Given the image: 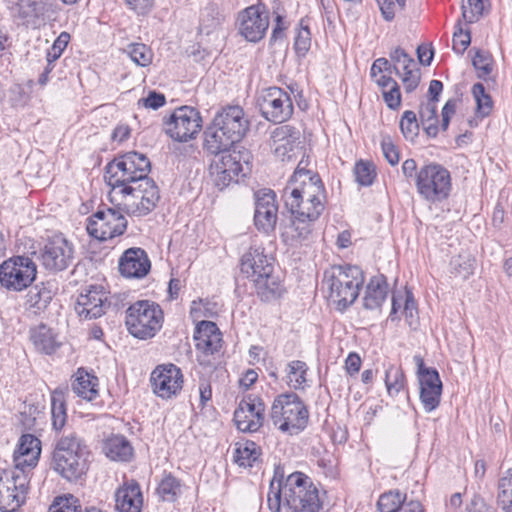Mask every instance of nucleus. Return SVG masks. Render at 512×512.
<instances>
[{"mask_svg":"<svg viewBox=\"0 0 512 512\" xmlns=\"http://www.w3.org/2000/svg\"><path fill=\"white\" fill-rule=\"evenodd\" d=\"M300 161L283 190V199L291 213L319 218L326 200L323 182L317 173L302 167Z\"/></svg>","mask_w":512,"mask_h":512,"instance_id":"f257e3e1","label":"nucleus"},{"mask_svg":"<svg viewBox=\"0 0 512 512\" xmlns=\"http://www.w3.org/2000/svg\"><path fill=\"white\" fill-rule=\"evenodd\" d=\"M90 451L76 433L61 436L52 452V468L68 481H77L89 469Z\"/></svg>","mask_w":512,"mask_h":512,"instance_id":"f03ea898","label":"nucleus"},{"mask_svg":"<svg viewBox=\"0 0 512 512\" xmlns=\"http://www.w3.org/2000/svg\"><path fill=\"white\" fill-rule=\"evenodd\" d=\"M151 165L149 159L141 153L132 151L114 159L106 166L105 180L112 194H120L128 186L138 185L149 179Z\"/></svg>","mask_w":512,"mask_h":512,"instance_id":"7ed1b4c3","label":"nucleus"},{"mask_svg":"<svg viewBox=\"0 0 512 512\" xmlns=\"http://www.w3.org/2000/svg\"><path fill=\"white\" fill-rule=\"evenodd\" d=\"M322 283L329 291V299L343 310L357 299L364 275L357 266L334 265L324 272Z\"/></svg>","mask_w":512,"mask_h":512,"instance_id":"20e7f679","label":"nucleus"},{"mask_svg":"<svg viewBox=\"0 0 512 512\" xmlns=\"http://www.w3.org/2000/svg\"><path fill=\"white\" fill-rule=\"evenodd\" d=\"M241 272L250 278L257 293L266 299L281 295L282 286L273 275V265L261 247H250L241 258Z\"/></svg>","mask_w":512,"mask_h":512,"instance_id":"39448f33","label":"nucleus"},{"mask_svg":"<svg viewBox=\"0 0 512 512\" xmlns=\"http://www.w3.org/2000/svg\"><path fill=\"white\" fill-rule=\"evenodd\" d=\"M318 490L302 473L288 476L284 484V500L281 512H320Z\"/></svg>","mask_w":512,"mask_h":512,"instance_id":"423d86ee","label":"nucleus"},{"mask_svg":"<svg viewBox=\"0 0 512 512\" xmlns=\"http://www.w3.org/2000/svg\"><path fill=\"white\" fill-rule=\"evenodd\" d=\"M270 417L279 430L294 435L306 427L309 413L295 393H288L274 400Z\"/></svg>","mask_w":512,"mask_h":512,"instance_id":"0eeeda50","label":"nucleus"},{"mask_svg":"<svg viewBox=\"0 0 512 512\" xmlns=\"http://www.w3.org/2000/svg\"><path fill=\"white\" fill-rule=\"evenodd\" d=\"M125 323L128 331L134 337L152 338L162 327L163 311L154 302L137 301L127 309Z\"/></svg>","mask_w":512,"mask_h":512,"instance_id":"6e6552de","label":"nucleus"},{"mask_svg":"<svg viewBox=\"0 0 512 512\" xmlns=\"http://www.w3.org/2000/svg\"><path fill=\"white\" fill-rule=\"evenodd\" d=\"M120 194L123 196L120 209L135 217L148 215L160 200L159 189L151 178L133 187L124 188Z\"/></svg>","mask_w":512,"mask_h":512,"instance_id":"1a4fd4ad","label":"nucleus"},{"mask_svg":"<svg viewBox=\"0 0 512 512\" xmlns=\"http://www.w3.org/2000/svg\"><path fill=\"white\" fill-rule=\"evenodd\" d=\"M416 188L418 193L431 202L445 199L451 189L449 171L437 163L424 165L416 173Z\"/></svg>","mask_w":512,"mask_h":512,"instance_id":"9d476101","label":"nucleus"},{"mask_svg":"<svg viewBox=\"0 0 512 512\" xmlns=\"http://www.w3.org/2000/svg\"><path fill=\"white\" fill-rule=\"evenodd\" d=\"M28 484L27 473L4 470L0 476V511H16L25 502Z\"/></svg>","mask_w":512,"mask_h":512,"instance_id":"9b49d317","label":"nucleus"},{"mask_svg":"<svg viewBox=\"0 0 512 512\" xmlns=\"http://www.w3.org/2000/svg\"><path fill=\"white\" fill-rule=\"evenodd\" d=\"M36 265L28 257L16 256L0 265V283L8 290L22 291L34 281Z\"/></svg>","mask_w":512,"mask_h":512,"instance_id":"f8f14e48","label":"nucleus"},{"mask_svg":"<svg viewBox=\"0 0 512 512\" xmlns=\"http://www.w3.org/2000/svg\"><path fill=\"white\" fill-rule=\"evenodd\" d=\"M120 207L99 209L88 221L87 231L96 239L105 241L124 234L127 229V220Z\"/></svg>","mask_w":512,"mask_h":512,"instance_id":"ddd939ff","label":"nucleus"},{"mask_svg":"<svg viewBox=\"0 0 512 512\" xmlns=\"http://www.w3.org/2000/svg\"><path fill=\"white\" fill-rule=\"evenodd\" d=\"M202 127L200 113L193 107L182 106L172 113L165 124V132L175 141L194 139Z\"/></svg>","mask_w":512,"mask_h":512,"instance_id":"4468645a","label":"nucleus"},{"mask_svg":"<svg viewBox=\"0 0 512 512\" xmlns=\"http://www.w3.org/2000/svg\"><path fill=\"white\" fill-rule=\"evenodd\" d=\"M258 105L262 116L274 123H282L293 114L290 95L279 87L263 90L258 97Z\"/></svg>","mask_w":512,"mask_h":512,"instance_id":"2eb2a0df","label":"nucleus"},{"mask_svg":"<svg viewBox=\"0 0 512 512\" xmlns=\"http://www.w3.org/2000/svg\"><path fill=\"white\" fill-rule=\"evenodd\" d=\"M74 260V247L61 235L52 237L41 253V262L45 269L53 272L67 269Z\"/></svg>","mask_w":512,"mask_h":512,"instance_id":"dca6fc26","label":"nucleus"},{"mask_svg":"<svg viewBox=\"0 0 512 512\" xmlns=\"http://www.w3.org/2000/svg\"><path fill=\"white\" fill-rule=\"evenodd\" d=\"M238 19L240 34L250 42L261 40L269 26V14L262 4L247 7L239 14Z\"/></svg>","mask_w":512,"mask_h":512,"instance_id":"f3484780","label":"nucleus"},{"mask_svg":"<svg viewBox=\"0 0 512 512\" xmlns=\"http://www.w3.org/2000/svg\"><path fill=\"white\" fill-rule=\"evenodd\" d=\"M265 405L258 396L242 399L234 412L236 427L242 432H256L263 425Z\"/></svg>","mask_w":512,"mask_h":512,"instance_id":"a211bd4d","label":"nucleus"},{"mask_svg":"<svg viewBox=\"0 0 512 512\" xmlns=\"http://www.w3.org/2000/svg\"><path fill=\"white\" fill-rule=\"evenodd\" d=\"M243 172V166L240 163V156L229 151L215 155L210 165V174L213 177L215 185L224 189L231 182H238L239 175Z\"/></svg>","mask_w":512,"mask_h":512,"instance_id":"6ab92c4d","label":"nucleus"},{"mask_svg":"<svg viewBox=\"0 0 512 512\" xmlns=\"http://www.w3.org/2000/svg\"><path fill=\"white\" fill-rule=\"evenodd\" d=\"M278 219L275 193L270 189L255 193L254 224L257 230L269 234L274 231Z\"/></svg>","mask_w":512,"mask_h":512,"instance_id":"aec40b11","label":"nucleus"},{"mask_svg":"<svg viewBox=\"0 0 512 512\" xmlns=\"http://www.w3.org/2000/svg\"><path fill=\"white\" fill-rule=\"evenodd\" d=\"M150 381L154 393L167 399L181 390L183 375L177 366L168 364L155 368L151 373Z\"/></svg>","mask_w":512,"mask_h":512,"instance_id":"412c9836","label":"nucleus"},{"mask_svg":"<svg viewBox=\"0 0 512 512\" xmlns=\"http://www.w3.org/2000/svg\"><path fill=\"white\" fill-rule=\"evenodd\" d=\"M213 122L226 131L232 139L241 141L249 129V120L240 106H227L219 111Z\"/></svg>","mask_w":512,"mask_h":512,"instance_id":"4be33fe9","label":"nucleus"},{"mask_svg":"<svg viewBox=\"0 0 512 512\" xmlns=\"http://www.w3.org/2000/svg\"><path fill=\"white\" fill-rule=\"evenodd\" d=\"M108 307L109 303L103 288L91 286L78 296L75 310L84 319H95L102 316Z\"/></svg>","mask_w":512,"mask_h":512,"instance_id":"5701e85b","label":"nucleus"},{"mask_svg":"<svg viewBox=\"0 0 512 512\" xmlns=\"http://www.w3.org/2000/svg\"><path fill=\"white\" fill-rule=\"evenodd\" d=\"M41 454V441L32 434H24L19 440L13 455L14 468L23 473L29 472L37 465Z\"/></svg>","mask_w":512,"mask_h":512,"instance_id":"b1692460","label":"nucleus"},{"mask_svg":"<svg viewBox=\"0 0 512 512\" xmlns=\"http://www.w3.org/2000/svg\"><path fill=\"white\" fill-rule=\"evenodd\" d=\"M274 153L281 161L297 158L300 144L299 131L289 125L277 127L271 134Z\"/></svg>","mask_w":512,"mask_h":512,"instance_id":"393cba45","label":"nucleus"},{"mask_svg":"<svg viewBox=\"0 0 512 512\" xmlns=\"http://www.w3.org/2000/svg\"><path fill=\"white\" fill-rule=\"evenodd\" d=\"M150 267V260L141 248H129L119 261V271L127 278H142L149 272Z\"/></svg>","mask_w":512,"mask_h":512,"instance_id":"a878e982","label":"nucleus"},{"mask_svg":"<svg viewBox=\"0 0 512 512\" xmlns=\"http://www.w3.org/2000/svg\"><path fill=\"white\" fill-rule=\"evenodd\" d=\"M420 400L426 412L435 410L442 393V382L437 371L426 372L420 377Z\"/></svg>","mask_w":512,"mask_h":512,"instance_id":"bb28decb","label":"nucleus"},{"mask_svg":"<svg viewBox=\"0 0 512 512\" xmlns=\"http://www.w3.org/2000/svg\"><path fill=\"white\" fill-rule=\"evenodd\" d=\"M196 349L204 354H213L221 348V334L217 325L211 321H201L195 329Z\"/></svg>","mask_w":512,"mask_h":512,"instance_id":"cd10ccee","label":"nucleus"},{"mask_svg":"<svg viewBox=\"0 0 512 512\" xmlns=\"http://www.w3.org/2000/svg\"><path fill=\"white\" fill-rule=\"evenodd\" d=\"M116 509L119 512H141L143 497L139 484L125 482L115 492Z\"/></svg>","mask_w":512,"mask_h":512,"instance_id":"c85d7f7f","label":"nucleus"},{"mask_svg":"<svg viewBox=\"0 0 512 512\" xmlns=\"http://www.w3.org/2000/svg\"><path fill=\"white\" fill-rule=\"evenodd\" d=\"M204 135V148L214 155L227 152L235 143H238L235 139H232L226 131L220 129V126H216L215 122H212L211 125L207 127Z\"/></svg>","mask_w":512,"mask_h":512,"instance_id":"c756f323","label":"nucleus"},{"mask_svg":"<svg viewBox=\"0 0 512 512\" xmlns=\"http://www.w3.org/2000/svg\"><path fill=\"white\" fill-rule=\"evenodd\" d=\"M388 294V283L384 275L373 276L367 287L363 299V305L366 309L380 308Z\"/></svg>","mask_w":512,"mask_h":512,"instance_id":"7c9ffc66","label":"nucleus"},{"mask_svg":"<svg viewBox=\"0 0 512 512\" xmlns=\"http://www.w3.org/2000/svg\"><path fill=\"white\" fill-rule=\"evenodd\" d=\"M17 13L23 19H44L52 10V4L48 0H18Z\"/></svg>","mask_w":512,"mask_h":512,"instance_id":"2f4dec72","label":"nucleus"},{"mask_svg":"<svg viewBox=\"0 0 512 512\" xmlns=\"http://www.w3.org/2000/svg\"><path fill=\"white\" fill-rule=\"evenodd\" d=\"M97 381L98 379L95 376L79 369L72 383V390L79 397L91 401L98 396Z\"/></svg>","mask_w":512,"mask_h":512,"instance_id":"473e14b6","label":"nucleus"},{"mask_svg":"<svg viewBox=\"0 0 512 512\" xmlns=\"http://www.w3.org/2000/svg\"><path fill=\"white\" fill-rule=\"evenodd\" d=\"M105 454L112 460L128 461L133 453L132 446L123 436H115L107 440Z\"/></svg>","mask_w":512,"mask_h":512,"instance_id":"72a5a7b5","label":"nucleus"},{"mask_svg":"<svg viewBox=\"0 0 512 512\" xmlns=\"http://www.w3.org/2000/svg\"><path fill=\"white\" fill-rule=\"evenodd\" d=\"M184 485L172 474H165L159 482L156 492L161 500L175 502L183 492Z\"/></svg>","mask_w":512,"mask_h":512,"instance_id":"f704fd0d","label":"nucleus"},{"mask_svg":"<svg viewBox=\"0 0 512 512\" xmlns=\"http://www.w3.org/2000/svg\"><path fill=\"white\" fill-rule=\"evenodd\" d=\"M31 339L35 347L46 354L53 353L59 346L54 333L45 325H39L31 332Z\"/></svg>","mask_w":512,"mask_h":512,"instance_id":"c9c22d12","label":"nucleus"},{"mask_svg":"<svg viewBox=\"0 0 512 512\" xmlns=\"http://www.w3.org/2000/svg\"><path fill=\"white\" fill-rule=\"evenodd\" d=\"M476 260L469 253H461L450 260V274L461 280L468 279L475 270Z\"/></svg>","mask_w":512,"mask_h":512,"instance_id":"e433bc0d","label":"nucleus"},{"mask_svg":"<svg viewBox=\"0 0 512 512\" xmlns=\"http://www.w3.org/2000/svg\"><path fill=\"white\" fill-rule=\"evenodd\" d=\"M234 460L239 466L251 467L260 456V447L253 441L236 444Z\"/></svg>","mask_w":512,"mask_h":512,"instance_id":"4c0bfd02","label":"nucleus"},{"mask_svg":"<svg viewBox=\"0 0 512 512\" xmlns=\"http://www.w3.org/2000/svg\"><path fill=\"white\" fill-rule=\"evenodd\" d=\"M421 123L428 136L435 137L438 133L437 106L434 101L422 104L419 111Z\"/></svg>","mask_w":512,"mask_h":512,"instance_id":"58836bf2","label":"nucleus"},{"mask_svg":"<svg viewBox=\"0 0 512 512\" xmlns=\"http://www.w3.org/2000/svg\"><path fill=\"white\" fill-rule=\"evenodd\" d=\"M52 425L56 430L64 427L67 419L64 394L61 391H54L51 396Z\"/></svg>","mask_w":512,"mask_h":512,"instance_id":"ea45409f","label":"nucleus"},{"mask_svg":"<svg viewBox=\"0 0 512 512\" xmlns=\"http://www.w3.org/2000/svg\"><path fill=\"white\" fill-rule=\"evenodd\" d=\"M128 57L138 66L147 67L152 63L153 52L143 43H132L124 50Z\"/></svg>","mask_w":512,"mask_h":512,"instance_id":"a19ab883","label":"nucleus"},{"mask_svg":"<svg viewBox=\"0 0 512 512\" xmlns=\"http://www.w3.org/2000/svg\"><path fill=\"white\" fill-rule=\"evenodd\" d=\"M293 219L291 221V237L296 240H305L312 232V224L318 218H307L305 216L298 215L297 213H291Z\"/></svg>","mask_w":512,"mask_h":512,"instance_id":"79ce46f5","label":"nucleus"},{"mask_svg":"<svg viewBox=\"0 0 512 512\" xmlns=\"http://www.w3.org/2000/svg\"><path fill=\"white\" fill-rule=\"evenodd\" d=\"M406 495L398 490H391L382 494L377 502L380 512H397L400 511Z\"/></svg>","mask_w":512,"mask_h":512,"instance_id":"37998d69","label":"nucleus"},{"mask_svg":"<svg viewBox=\"0 0 512 512\" xmlns=\"http://www.w3.org/2000/svg\"><path fill=\"white\" fill-rule=\"evenodd\" d=\"M385 384L389 395L398 394L405 384V375L402 369L393 365L389 366L385 374Z\"/></svg>","mask_w":512,"mask_h":512,"instance_id":"c03bdc74","label":"nucleus"},{"mask_svg":"<svg viewBox=\"0 0 512 512\" xmlns=\"http://www.w3.org/2000/svg\"><path fill=\"white\" fill-rule=\"evenodd\" d=\"M307 365L300 360L288 364V378L290 385L295 389H303L306 383Z\"/></svg>","mask_w":512,"mask_h":512,"instance_id":"a18cd8bd","label":"nucleus"},{"mask_svg":"<svg viewBox=\"0 0 512 512\" xmlns=\"http://www.w3.org/2000/svg\"><path fill=\"white\" fill-rule=\"evenodd\" d=\"M472 93L477 104V112L482 117L488 116L493 108V101L489 94L486 93L483 84L476 83L472 87Z\"/></svg>","mask_w":512,"mask_h":512,"instance_id":"49530a36","label":"nucleus"},{"mask_svg":"<svg viewBox=\"0 0 512 512\" xmlns=\"http://www.w3.org/2000/svg\"><path fill=\"white\" fill-rule=\"evenodd\" d=\"M461 10L465 23H475L483 16L484 0H467L466 3H462Z\"/></svg>","mask_w":512,"mask_h":512,"instance_id":"de8ad7c7","label":"nucleus"},{"mask_svg":"<svg viewBox=\"0 0 512 512\" xmlns=\"http://www.w3.org/2000/svg\"><path fill=\"white\" fill-rule=\"evenodd\" d=\"M400 129L409 141H413L419 133V123L416 114L413 111H405L400 120Z\"/></svg>","mask_w":512,"mask_h":512,"instance_id":"09e8293b","label":"nucleus"},{"mask_svg":"<svg viewBox=\"0 0 512 512\" xmlns=\"http://www.w3.org/2000/svg\"><path fill=\"white\" fill-rule=\"evenodd\" d=\"M498 503L512 504V468L505 470L498 481Z\"/></svg>","mask_w":512,"mask_h":512,"instance_id":"8fccbe9b","label":"nucleus"},{"mask_svg":"<svg viewBox=\"0 0 512 512\" xmlns=\"http://www.w3.org/2000/svg\"><path fill=\"white\" fill-rule=\"evenodd\" d=\"M472 64L480 78H486L492 71V58L488 52L476 50L472 58Z\"/></svg>","mask_w":512,"mask_h":512,"instance_id":"3c124183","label":"nucleus"},{"mask_svg":"<svg viewBox=\"0 0 512 512\" xmlns=\"http://www.w3.org/2000/svg\"><path fill=\"white\" fill-rule=\"evenodd\" d=\"M356 181L362 186H369L375 178V170L371 163L360 161L354 169Z\"/></svg>","mask_w":512,"mask_h":512,"instance_id":"603ef678","label":"nucleus"},{"mask_svg":"<svg viewBox=\"0 0 512 512\" xmlns=\"http://www.w3.org/2000/svg\"><path fill=\"white\" fill-rule=\"evenodd\" d=\"M69 41L70 35L67 32H62L54 41L53 45L48 49L46 56L47 62L54 63L58 58H60Z\"/></svg>","mask_w":512,"mask_h":512,"instance_id":"864d4df0","label":"nucleus"},{"mask_svg":"<svg viewBox=\"0 0 512 512\" xmlns=\"http://www.w3.org/2000/svg\"><path fill=\"white\" fill-rule=\"evenodd\" d=\"M267 498L269 508L276 510V512H281L284 500V486H281V483L278 482L275 487L274 480H272Z\"/></svg>","mask_w":512,"mask_h":512,"instance_id":"5fc2aeb1","label":"nucleus"},{"mask_svg":"<svg viewBox=\"0 0 512 512\" xmlns=\"http://www.w3.org/2000/svg\"><path fill=\"white\" fill-rule=\"evenodd\" d=\"M471 42L470 31L463 30L460 22L456 25V30L453 34V45L452 48L458 53H463Z\"/></svg>","mask_w":512,"mask_h":512,"instance_id":"6e6d98bb","label":"nucleus"},{"mask_svg":"<svg viewBox=\"0 0 512 512\" xmlns=\"http://www.w3.org/2000/svg\"><path fill=\"white\" fill-rule=\"evenodd\" d=\"M311 45V33L307 26H303L301 24V27L296 35L294 47L297 52V54L304 56L308 50L310 49Z\"/></svg>","mask_w":512,"mask_h":512,"instance_id":"4d7b16f0","label":"nucleus"},{"mask_svg":"<svg viewBox=\"0 0 512 512\" xmlns=\"http://www.w3.org/2000/svg\"><path fill=\"white\" fill-rule=\"evenodd\" d=\"M77 500L73 496L69 498H57L49 507L48 512H81L76 505Z\"/></svg>","mask_w":512,"mask_h":512,"instance_id":"13d9d810","label":"nucleus"},{"mask_svg":"<svg viewBox=\"0 0 512 512\" xmlns=\"http://www.w3.org/2000/svg\"><path fill=\"white\" fill-rule=\"evenodd\" d=\"M385 103L390 109L396 110L401 105V93L398 84L392 85L382 90Z\"/></svg>","mask_w":512,"mask_h":512,"instance_id":"bf43d9fd","label":"nucleus"},{"mask_svg":"<svg viewBox=\"0 0 512 512\" xmlns=\"http://www.w3.org/2000/svg\"><path fill=\"white\" fill-rule=\"evenodd\" d=\"M381 148L383 155L388 163H390L392 166L398 164L400 159L399 152L389 136L382 138Z\"/></svg>","mask_w":512,"mask_h":512,"instance_id":"052dcab7","label":"nucleus"},{"mask_svg":"<svg viewBox=\"0 0 512 512\" xmlns=\"http://www.w3.org/2000/svg\"><path fill=\"white\" fill-rule=\"evenodd\" d=\"M29 298L30 302L33 306H36L38 309L45 308L46 305L51 300V294L49 290H46L45 288L42 290H30L29 292Z\"/></svg>","mask_w":512,"mask_h":512,"instance_id":"680f3d73","label":"nucleus"},{"mask_svg":"<svg viewBox=\"0 0 512 512\" xmlns=\"http://www.w3.org/2000/svg\"><path fill=\"white\" fill-rule=\"evenodd\" d=\"M402 82L406 92H412L417 88L420 82V71L418 68L412 71L404 72L402 75Z\"/></svg>","mask_w":512,"mask_h":512,"instance_id":"e2e57ef3","label":"nucleus"},{"mask_svg":"<svg viewBox=\"0 0 512 512\" xmlns=\"http://www.w3.org/2000/svg\"><path fill=\"white\" fill-rule=\"evenodd\" d=\"M165 102V96L155 91L150 92L146 98L139 100V103H142L144 107L152 108L154 110L162 107Z\"/></svg>","mask_w":512,"mask_h":512,"instance_id":"0e129e2a","label":"nucleus"},{"mask_svg":"<svg viewBox=\"0 0 512 512\" xmlns=\"http://www.w3.org/2000/svg\"><path fill=\"white\" fill-rule=\"evenodd\" d=\"M391 60L407 68V65H414V59L402 48L397 47L390 53Z\"/></svg>","mask_w":512,"mask_h":512,"instance_id":"69168bd1","label":"nucleus"},{"mask_svg":"<svg viewBox=\"0 0 512 512\" xmlns=\"http://www.w3.org/2000/svg\"><path fill=\"white\" fill-rule=\"evenodd\" d=\"M10 101L13 106H21L27 100V95L24 91V88L20 85H13L10 90Z\"/></svg>","mask_w":512,"mask_h":512,"instance_id":"338daca9","label":"nucleus"},{"mask_svg":"<svg viewBox=\"0 0 512 512\" xmlns=\"http://www.w3.org/2000/svg\"><path fill=\"white\" fill-rule=\"evenodd\" d=\"M456 111V101L454 99L448 100L444 107L442 108V122L441 128L443 130H447L450 122V118L455 114Z\"/></svg>","mask_w":512,"mask_h":512,"instance_id":"774afa93","label":"nucleus"}]
</instances>
